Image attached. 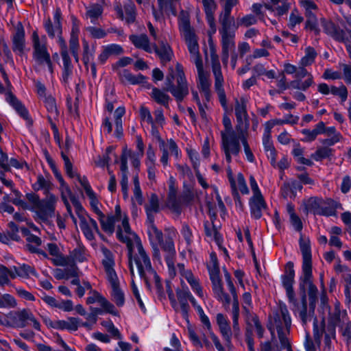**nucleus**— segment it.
<instances>
[{
  "label": "nucleus",
  "mask_w": 351,
  "mask_h": 351,
  "mask_svg": "<svg viewBox=\"0 0 351 351\" xmlns=\"http://www.w3.org/2000/svg\"><path fill=\"white\" fill-rule=\"evenodd\" d=\"M176 71L177 84L175 85L173 82L176 77L173 68L170 66L165 77V87H164V90L169 92L179 104L189 95V90L182 64L177 62L176 64Z\"/></svg>",
  "instance_id": "1"
},
{
  "label": "nucleus",
  "mask_w": 351,
  "mask_h": 351,
  "mask_svg": "<svg viewBox=\"0 0 351 351\" xmlns=\"http://www.w3.org/2000/svg\"><path fill=\"white\" fill-rule=\"evenodd\" d=\"M27 200L32 204L30 208H34V212L38 217L46 223L49 218L55 216L56 204L57 201L55 195H51L49 198L40 199L39 195L35 193H27L25 195Z\"/></svg>",
  "instance_id": "2"
},
{
  "label": "nucleus",
  "mask_w": 351,
  "mask_h": 351,
  "mask_svg": "<svg viewBox=\"0 0 351 351\" xmlns=\"http://www.w3.org/2000/svg\"><path fill=\"white\" fill-rule=\"evenodd\" d=\"M337 202L332 198H323L311 197L308 199L305 209L313 215L324 217L335 216L337 213Z\"/></svg>",
  "instance_id": "3"
},
{
  "label": "nucleus",
  "mask_w": 351,
  "mask_h": 351,
  "mask_svg": "<svg viewBox=\"0 0 351 351\" xmlns=\"http://www.w3.org/2000/svg\"><path fill=\"white\" fill-rule=\"evenodd\" d=\"M32 313L29 308L11 311L5 315L4 320L0 316V325L14 328H23L28 325Z\"/></svg>",
  "instance_id": "4"
},
{
  "label": "nucleus",
  "mask_w": 351,
  "mask_h": 351,
  "mask_svg": "<svg viewBox=\"0 0 351 351\" xmlns=\"http://www.w3.org/2000/svg\"><path fill=\"white\" fill-rule=\"evenodd\" d=\"M178 24L180 30L184 34L189 51L191 53H199L197 37L191 25L189 17L188 16L180 17Z\"/></svg>",
  "instance_id": "5"
},
{
  "label": "nucleus",
  "mask_w": 351,
  "mask_h": 351,
  "mask_svg": "<svg viewBox=\"0 0 351 351\" xmlns=\"http://www.w3.org/2000/svg\"><path fill=\"white\" fill-rule=\"evenodd\" d=\"M34 37V51L32 53L33 60L38 65H44L46 64L48 69V71L53 73V64L51 58V55L46 48L45 45H43L42 46L39 45L38 40Z\"/></svg>",
  "instance_id": "6"
},
{
  "label": "nucleus",
  "mask_w": 351,
  "mask_h": 351,
  "mask_svg": "<svg viewBox=\"0 0 351 351\" xmlns=\"http://www.w3.org/2000/svg\"><path fill=\"white\" fill-rule=\"evenodd\" d=\"M5 100L14 109L18 115L25 121L26 126L27 128L32 127L34 123L33 119L29 114V110L22 101L12 92H9L7 94Z\"/></svg>",
  "instance_id": "7"
},
{
  "label": "nucleus",
  "mask_w": 351,
  "mask_h": 351,
  "mask_svg": "<svg viewBox=\"0 0 351 351\" xmlns=\"http://www.w3.org/2000/svg\"><path fill=\"white\" fill-rule=\"evenodd\" d=\"M299 247L302 255V271H304L307 276L310 274L311 270H313L312 250L309 238L304 240L301 234L299 239Z\"/></svg>",
  "instance_id": "8"
},
{
  "label": "nucleus",
  "mask_w": 351,
  "mask_h": 351,
  "mask_svg": "<svg viewBox=\"0 0 351 351\" xmlns=\"http://www.w3.org/2000/svg\"><path fill=\"white\" fill-rule=\"evenodd\" d=\"M210 219L211 221V224H210L208 221L204 222L205 235L208 237H211L213 236L214 241L218 247L220 249H222L224 254L228 256V252L227 249L222 246V243L223 242V235L219 232L218 228L215 223V221L217 219L216 213H214L212 215H210Z\"/></svg>",
  "instance_id": "9"
},
{
  "label": "nucleus",
  "mask_w": 351,
  "mask_h": 351,
  "mask_svg": "<svg viewBox=\"0 0 351 351\" xmlns=\"http://www.w3.org/2000/svg\"><path fill=\"white\" fill-rule=\"evenodd\" d=\"M250 216L255 220L260 219L263 216V211L268 210V205L263 195L251 197L249 199Z\"/></svg>",
  "instance_id": "10"
},
{
  "label": "nucleus",
  "mask_w": 351,
  "mask_h": 351,
  "mask_svg": "<svg viewBox=\"0 0 351 351\" xmlns=\"http://www.w3.org/2000/svg\"><path fill=\"white\" fill-rule=\"evenodd\" d=\"M12 41L13 51L19 56H22L25 48V32L21 22L18 23Z\"/></svg>",
  "instance_id": "11"
},
{
  "label": "nucleus",
  "mask_w": 351,
  "mask_h": 351,
  "mask_svg": "<svg viewBox=\"0 0 351 351\" xmlns=\"http://www.w3.org/2000/svg\"><path fill=\"white\" fill-rule=\"evenodd\" d=\"M320 22L323 27V31L326 34L330 36L336 41L344 40L343 35L346 32L341 29L338 25L331 20H327L325 18H322Z\"/></svg>",
  "instance_id": "12"
},
{
  "label": "nucleus",
  "mask_w": 351,
  "mask_h": 351,
  "mask_svg": "<svg viewBox=\"0 0 351 351\" xmlns=\"http://www.w3.org/2000/svg\"><path fill=\"white\" fill-rule=\"evenodd\" d=\"M53 20L55 26H53L50 18H48L44 23V27L50 38H53L56 36L55 29L59 34H62V12L60 8H57L53 13Z\"/></svg>",
  "instance_id": "13"
},
{
  "label": "nucleus",
  "mask_w": 351,
  "mask_h": 351,
  "mask_svg": "<svg viewBox=\"0 0 351 351\" xmlns=\"http://www.w3.org/2000/svg\"><path fill=\"white\" fill-rule=\"evenodd\" d=\"M101 251L104 256V258L102 260V265L107 274L108 279H110V278H117L118 276L114 269L115 262L112 252L104 245L101 247Z\"/></svg>",
  "instance_id": "14"
},
{
  "label": "nucleus",
  "mask_w": 351,
  "mask_h": 351,
  "mask_svg": "<svg viewBox=\"0 0 351 351\" xmlns=\"http://www.w3.org/2000/svg\"><path fill=\"white\" fill-rule=\"evenodd\" d=\"M221 145L223 146L226 143L229 150L232 152V155L238 156L241 152L240 142L237 137V133L228 135V134L221 132Z\"/></svg>",
  "instance_id": "15"
},
{
  "label": "nucleus",
  "mask_w": 351,
  "mask_h": 351,
  "mask_svg": "<svg viewBox=\"0 0 351 351\" xmlns=\"http://www.w3.org/2000/svg\"><path fill=\"white\" fill-rule=\"evenodd\" d=\"M108 280L111 285V296L113 301L115 302L117 306L122 307L125 304V294L120 287V283L118 277H117V278H110V279H108Z\"/></svg>",
  "instance_id": "16"
},
{
  "label": "nucleus",
  "mask_w": 351,
  "mask_h": 351,
  "mask_svg": "<svg viewBox=\"0 0 351 351\" xmlns=\"http://www.w3.org/2000/svg\"><path fill=\"white\" fill-rule=\"evenodd\" d=\"M155 53L158 56L162 62L171 61L173 56V51L169 44L165 40L159 42V47L156 44L154 46Z\"/></svg>",
  "instance_id": "17"
},
{
  "label": "nucleus",
  "mask_w": 351,
  "mask_h": 351,
  "mask_svg": "<svg viewBox=\"0 0 351 351\" xmlns=\"http://www.w3.org/2000/svg\"><path fill=\"white\" fill-rule=\"evenodd\" d=\"M68 322L65 320L55 321L54 329L69 332H75L78 330L80 319L79 317H69Z\"/></svg>",
  "instance_id": "18"
},
{
  "label": "nucleus",
  "mask_w": 351,
  "mask_h": 351,
  "mask_svg": "<svg viewBox=\"0 0 351 351\" xmlns=\"http://www.w3.org/2000/svg\"><path fill=\"white\" fill-rule=\"evenodd\" d=\"M165 207L169 208L178 215H180L182 213L181 202L177 197V189H173L172 186H171V189H169Z\"/></svg>",
  "instance_id": "19"
},
{
  "label": "nucleus",
  "mask_w": 351,
  "mask_h": 351,
  "mask_svg": "<svg viewBox=\"0 0 351 351\" xmlns=\"http://www.w3.org/2000/svg\"><path fill=\"white\" fill-rule=\"evenodd\" d=\"M221 36V60L223 63H227L229 58V47L234 45L233 38L235 36L234 30L232 33L220 34Z\"/></svg>",
  "instance_id": "20"
},
{
  "label": "nucleus",
  "mask_w": 351,
  "mask_h": 351,
  "mask_svg": "<svg viewBox=\"0 0 351 351\" xmlns=\"http://www.w3.org/2000/svg\"><path fill=\"white\" fill-rule=\"evenodd\" d=\"M130 40L137 49H142L146 52H151L149 40L148 36L142 34L141 35L132 34L129 36Z\"/></svg>",
  "instance_id": "21"
},
{
  "label": "nucleus",
  "mask_w": 351,
  "mask_h": 351,
  "mask_svg": "<svg viewBox=\"0 0 351 351\" xmlns=\"http://www.w3.org/2000/svg\"><path fill=\"white\" fill-rule=\"evenodd\" d=\"M165 92L164 88L160 90L158 88L153 87L150 96L157 104L163 106L166 108H169V102L171 99Z\"/></svg>",
  "instance_id": "22"
},
{
  "label": "nucleus",
  "mask_w": 351,
  "mask_h": 351,
  "mask_svg": "<svg viewBox=\"0 0 351 351\" xmlns=\"http://www.w3.org/2000/svg\"><path fill=\"white\" fill-rule=\"evenodd\" d=\"M303 285L304 287H308V296L317 295V287L313 282V270H311L310 274L307 276H306L304 271H302V275L299 279V285Z\"/></svg>",
  "instance_id": "23"
},
{
  "label": "nucleus",
  "mask_w": 351,
  "mask_h": 351,
  "mask_svg": "<svg viewBox=\"0 0 351 351\" xmlns=\"http://www.w3.org/2000/svg\"><path fill=\"white\" fill-rule=\"evenodd\" d=\"M63 62L62 77L64 82H67L69 76L72 74L73 66L69 52L60 51Z\"/></svg>",
  "instance_id": "24"
},
{
  "label": "nucleus",
  "mask_w": 351,
  "mask_h": 351,
  "mask_svg": "<svg viewBox=\"0 0 351 351\" xmlns=\"http://www.w3.org/2000/svg\"><path fill=\"white\" fill-rule=\"evenodd\" d=\"M82 62L86 70H88L89 64L93 60L95 57V48H90L88 42L83 39L82 40Z\"/></svg>",
  "instance_id": "25"
},
{
  "label": "nucleus",
  "mask_w": 351,
  "mask_h": 351,
  "mask_svg": "<svg viewBox=\"0 0 351 351\" xmlns=\"http://www.w3.org/2000/svg\"><path fill=\"white\" fill-rule=\"evenodd\" d=\"M13 269L19 277L28 278L31 276L34 277L38 276V274L35 268L26 263L22 264L19 267L14 266Z\"/></svg>",
  "instance_id": "26"
},
{
  "label": "nucleus",
  "mask_w": 351,
  "mask_h": 351,
  "mask_svg": "<svg viewBox=\"0 0 351 351\" xmlns=\"http://www.w3.org/2000/svg\"><path fill=\"white\" fill-rule=\"evenodd\" d=\"M221 28L219 29L220 34L232 33V31L239 27V23L235 24L234 18L233 16H223L221 20Z\"/></svg>",
  "instance_id": "27"
},
{
  "label": "nucleus",
  "mask_w": 351,
  "mask_h": 351,
  "mask_svg": "<svg viewBox=\"0 0 351 351\" xmlns=\"http://www.w3.org/2000/svg\"><path fill=\"white\" fill-rule=\"evenodd\" d=\"M335 149L328 147H322L317 149V150L311 154V157L315 161H322L324 159L328 158L329 160L334 156Z\"/></svg>",
  "instance_id": "28"
},
{
  "label": "nucleus",
  "mask_w": 351,
  "mask_h": 351,
  "mask_svg": "<svg viewBox=\"0 0 351 351\" xmlns=\"http://www.w3.org/2000/svg\"><path fill=\"white\" fill-rule=\"evenodd\" d=\"M196 66L199 76V88L202 92L210 90V84L204 73L203 64L200 60H197Z\"/></svg>",
  "instance_id": "29"
},
{
  "label": "nucleus",
  "mask_w": 351,
  "mask_h": 351,
  "mask_svg": "<svg viewBox=\"0 0 351 351\" xmlns=\"http://www.w3.org/2000/svg\"><path fill=\"white\" fill-rule=\"evenodd\" d=\"M123 77L132 85L143 84L147 77L142 73L135 75L128 69H123Z\"/></svg>",
  "instance_id": "30"
},
{
  "label": "nucleus",
  "mask_w": 351,
  "mask_h": 351,
  "mask_svg": "<svg viewBox=\"0 0 351 351\" xmlns=\"http://www.w3.org/2000/svg\"><path fill=\"white\" fill-rule=\"evenodd\" d=\"M324 330H325V317H324V316L322 317V319L321 321V328H319L317 317L316 316H315L314 319H313V337H314L315 341L317 345H319L321 343V338L322 337Z\"/></svg>",
  "instance_id": "31"
},
{
  "label": "nucleus",
  "mask_w": 351,
  "mask_h": 351,
  "mask_svg": "<svg viewBox=\"0 0 351 351\" xmlns=\"http://www.w3.org/2000/svg\"><path fill=\"white\" fill-rule=\"evenodd\" d=\"M317 56L316 50L311 46L306 47L305 55L303 56L300 62V65L307 66L314 63L315 58Z\"/></svg>",
  "instance_id": "32"
},
{
  "label": "nucleus",
  "mask_w": 351,
  "mask_h": 351,
  "mask_svg": "<svg viewBox=\"0 0 351 351\" xmlns=\"http://www.w3.org/2000/svg\"><path fill=\"white\" fill-rule=\"evenodd\" d=\"M163 208V206H160V202L158 195L154 193H152L149 198V205L146 204L145 206V210L158 213Z\"/></svg>",
  "instance_id": "33"
},
{
  "label": "nucleus",
  "mask_w": 351,
  "mask_h": 351,
  "mask_svg": "<svg viewBox=\"0 0 351 351\" xmlns=\"http://www.w3.org/2000/svg\"><path fill=\"white\" fill-rule=\"evenodd\" d=\"M79 97H76L73 103V106L72 104V98L70 96H68L66 99V105L68 109V111L70 113H73V117L74 119H79L80 117V110H79Z\"/></svg>",
  "instance_id": "34"
},
{
  "label": "nucleus",
  "mask_w": 351,
  "mask_h": 351,
  "mask_svg": "<svg viewBox=\"0 0 351 351\" xmlns=\"http://www.w3.org/2000/svg\"><path fill=\"white\" fill-rule=\"evenodd\" d=\"M104 218H99L102 230L108 234H112L114 231L115 217L110 215L107 217L106 221Z\"/></svg>",
  "instance_id": "35"
},
{
  "label": "nucleus",
  "mask_w": 351,
  "mask_h": 351,
  "mask_svg": "<svg viewBox=\"0 0 351 351\" xmlns=\"http://www.w3.org/2000/svg\"><path fill=\"white\" fill-rule=\"evenodd\" d=\"M176 295L179 302H188L189 300L191 304L195 303V298L190 292L189 288L186 287V289H176Z\"/></svg>",
  "instance_id": "36"
},
{
  "label": "nucleus",
  "mask_w": 351,
  "mask_h": 351,
  "mask_svg": "<svg viewBox=\"0 0 351 351\" xmlns=\"http://www.w3.org/2000/svg\"><path fill=\"white\" fill-rule=\"evenodd\" d=\"M101 325L107 329L108 332L112 335V337L119 339H122V335L120 331L117 327H115L114 323L110 319L102 321L101 322Z\"/></svg>",
  "instance_id": "37"
},
{
  "label": "nucleus",
  "mask_w": 351,
  "mask_h": 351,
  "mask_svg": "<svg viewBox=\"0 0 351 351\" xmlns=\"http://www.w3.org/2000/svg\"><path fill=\"white\" fill-rule=\"evenodd\" d=\"M237 124L235 125L236 133H241V132H247L250 127L249 117H241L237 115L236 117Z\"/></svg>",
  "instance_id": "38"
},
{
  "label": "nucleus",
  "mask_w": 351,
  "mask_h": 351,
  "mask_svg": "<svg viewBox=\"0 0 351 351\" xmlns=\"http://www.w3.org/2000/svg\"><path fill=\"white\" fill-rule=\"evenodd\" d=\"M156 294L160 300H165L166 295L162 284L161 278L155 270H153Z\"/></svg>",
  "instance_id": "39"
},
{
  "label": "nucleus",
  "mask_w": 351,
  "mask_h": 351,
  "mask_svg": "<svg viewBox=\"0 0 351 351\" xmlns=\"http://www.w3.org/2000/svg\"><path fill=\"white\" fill-rule=\"evenodd\" d=\"M103 11V8L100 5L96 3L87 10L86 14L90 17V22L95 24V20L101 16Z\"/></svg>",
  "instance_id": "40"
},
{
  "label": "nucleus",
  "mask_w": 351,
  "mask_h": 351,
  "mask_svg": "<svg viewBox=\"0 0 351 351\" xmlns=\"http://www.w3.org/2000/svg\"><path fill=\"white\" fill-rule=\"evenodd\" d=\"M44 104L48 112L55 114L56 117L59 116V111L57 108L56 101L53 97L48 96L45 97Z\"/></svg>",
  "instance_id": "41"
},
{
  "label": "nucleus",
  "mask_w": 351,
  "mask_h": 351,
  "mask_svg": "<svg viewBox=\"0 0 351 351\" xmlns=\"http://www.w3.org/2000/svg\"><path fill=\"white\" fill-rule=\"evenodd\" d=\"M85 247L83 245H79L77 247L70 251L71 254L73 256L75 262L83 263L86 261L84 255Z\"/></svg>",
  "instance_id": "42"
},
{
  "label": "nucleus",
  "mask_w": 351,
  "mask_h": 351,
  "mask_svg": "<svg viewBox=\"0 0 351 351\" xmlns=\"http://www.w3.org/2000/svg\"><path fill=\"white\" fill-rule=\"evenodd\" d=\"M212 71L215 78H217V81H219V79L222 78V72L221 69L220 62L218 59V56L216 54H212Z\"/></svg>",
  "instance_id": "43"
},
{
  "label": "nucleus",
  "mask_w": 351,
  "mask_h": 351,
  "mask_svg": "<svg viewBox=\"0 0 351 351\" xmlns=\"http://www.w3.org/2000/svg\"><path fill=\"white\" fill-rule=\"evenodd\" d=\"M90 199V205L92 210L98 215V218H104V214L100 210L98 207V204L99 202L97 199L95 193H92L91 195H87Z\"/></svg>",
  "instance_id": "44"
},
{
  "label": "nucleus",
  "mask_w": 351,
  "mask_h": 351,
  "mask_svg": "<svg viewBox=\"0 0 351 351\" xmlns=\"http://www.w3.org/2000/svg\"><path fill=\"white\" fill-rule=\"evenodd\" d=\"M80 227L86 239L92 241L95 239L93 230L85 218L81 219Z\"/></svg>",
  "instance_id": "45"
},
{
  "label": "nucleus",
  "mask_w": 351,
  "mask_h": 351,
  "mask_svg": "<svg viewBox=\"0 0 351 351\" xmlns=\"http://www.w3.org/2000/svg\"><path fill=\"white\" fill-rule=\"evenodd\" d=\"M128 152V147L125 145L123 147L122 149V154L121 155V166L120 169L121 171V176H123L124 175L128 176V154L127 153Z\"/></svg>",
  "instance_id": "46"
},
{
  "label": "nucleus",
  "mask_w": 351,
  "mask_h": 351,
  "mask_svg": "<svg viewBox=\"0 0 351 351\" xmlns=\"http://www.w3.org/2000/svg\"><path fill=\"white\" fill-rule=\"evenodd\" d=\"M86 31L90 34L91 37L95 39H101L106 36V32L101 28L94 26H88L86 27Z\"/></svg>",
  "instance_id": "47"
},
{
  "label": "nucleus",
  "mask_w": 351,
  "mask_h": 351,
  "mask_svg": "<svg viewBox=\"0 0 351 351\" xmlns=\"http://www.w3.org/2000/svg\"><path fill=\"white\" fill-rule=\"evenodd\" d=\"M134 262L136 265L138 275H139L140 278H144L145 283L147 288L148 289H151V287H152L151 284L146 277V274H145V271L143 265L139 257L137 255H135V256H134Z\"/></svg>",
  "instance_id": "48"
},
{
  "label": "nucleus",
  "mask_w": 351,
  "mask_h": 351,
  "mask_svg": "<svg viewBox=\"0 0 351 351\" xmlns=\"http://www.w3.org/2000/svg\"><path fill=\"white\" fill-rule=\"evenodd\" d=\"M244 234H245V237L246 241L247 243V245L252 251V255L253 261L255 263V267H256V269H258L259 264L257 261V258H256L255 251H254V244H253V242H252V240L251 238V233H250V231L248 228H246L244 230Z\"/></svg>",
  "instance_id": "49"
},
{
  "label": "nucleus",
  "mask_w": 351,
  "mask_h": 351,
  "mask_svg": "<svg viewBox=\"0 0 351 351\" xmlns=\"http://www.w3.org/2000/svg\"><path fill=\"white\" fill-rule=\"evenodd\" d=\"M131 288H132V293L134 294V296L135 297V298H136V300L137 301V303L138 304L139 308H141V311L144 314H146L147 313V308H146L145 305V304L143 303V300L141 299V297L138 289L137 286L136 285V284H135L134 280H132V282H131Z\"/></svg>",
  "instance_id": "50"
},
{
  "label": "nucleus",
  "mask_w": 351,
  "mask_h": 351,
  "mask_svg": "<svg viewBox=\"0 0 351 351\" xmlns=\"http://www.w3.org/2000/svg\"><path fill=\"white\" fill-rule=\"evenodd\" d=\"M67 194L69 196V198H70L73 206L75 208V212H76L77 215L78 216V217L80 218V220L81 221V219L84 218V217H83L81 215V213L83 212H85V209L82 206L81 202L79 201L77 197H76L73 194L72 192H71V193H67Z\"/></svg>",
  "instance_id": "51"
},
{
  "label": "nucleus",
  "mask_w": 351,
  "mask_h": 351,
  "mask_svg": "<svg viewBox=\"0 0 351 351\" xmlns=\"http://www.w3.org/2000/svg\"><path fill=\"white\" fill-rule=\"evenodd\" d=\"M304 29L313 32L315 36H319L321 32L317 19L306 20Z\"/></svg>",
  "instance_id": "52"
},
{
  "label": "nucleus",
  "mask_w": 351,
  "mask_h": 351,
  "mask_svg": "<svg viewBox=\"0 0 351 351\" xmlns=\"http://www.w3.org/2000/svg\"><path fill=\"white\" fill-rule=\"evenodd\" d=\"M152 234H154L156 241L159 243L163 242V234L162 230H159L156 225L147 228V234L149 239L152 237Z\"/></svg>",
  "instance_id": "53"
},
{
  "label": "nucleus",
  "mask_w": 351,
  "mask_h": 351,
  "mask_svg": "<svg viewBox=\"0 0 351 351\" xmlns=\"http://www.w3.org/2000/svg\"><path fill=\"white\" fill-rule=\"evenodd\" d=\"M4 308H15L17 306L16 300L10 293H4L1 295Z\"/></svg>",
  "instance_id": "54"
},
{
  "label": "nucleus",
  "mask_w": 351,
  "mask_h": 351,
  "mask_svg": "<svg viewBox=\"0 0 351 351\" xmlns=\"http://www.w3.org/2000/svg\"><path fill=\"white\" fill-rule=\"evenodd\" d=\"M286 290L287 296L288 298L289 303L293 305L292 310L294 311L296 308H298L299 304L297 299L295 298V294L293 289V287L285 288Z\"/></svg>",
  "instance_id": "55"
},
{
  "label": "nucleus",
  "mask_w": 351,
  "mask_h": 351,
  "mask_svg": "<svg viewBox=\"0 0 351 351\" xmlns=\"http://www.w3.org/2000/svg\"><path fill=\"white\" fill-rule=\"evenodd\" d=\"M180 232L187 245H190L193 241V233L190 226L186 223H183Z\"/></svg>",
  "instance_id": "56"
},
{
  "label": "nucleus",
  "mask_w": 351,
  "mask_h": 351,
  "mask_svg": "<svg viewBox=\"0 0 351 351\" xmlns=\"http://www.w3.org/2000/svg\"><path fill=\"white\" fill-rule=\"evenodd\" d=\"M10 231L8 232V234L10 236V238L11 240L19 242L21 241V237L18 234L19 232V226L14 221H10L8 224Z\"/></svg>",
  "instance_id": "57"
},
{
  "label": "nucleus",
  "mask_w": 351,
  "mask_h": 351,
  "mask_svg": "<svg viewBox=\"0 0 351 351\" xmlns=\"http://www.w3.org/2000/svg\"><path fill=\"white\" fill-rule=\"evenodd\" d=\"M77 180L79 182V183L80 184V185L84 189L86 195H91L92 193H95V191L93 190L86 176H84L83 177H81V176L80 174H77Z\"/></svg>",
  "instance_id": "58"
},
{
  "label": "nucleus",
  "mask_w": 351,
  "mask_h": 351,
  "mask_svg": "<svg viewBox=\"0 0 351 351\" xmlns=\"http://www.w3.org/2000/svg\"><path fill=\"white\" fill-rule=\"evenodd\" d=\"M52 172H53L55 178L59 182L60 187L64 189L66 193H71V190L69 186L64 181V180L62 176V173L59 171V169L58 168H56V169L52 170Z\"/></svg>",
  "instance_id": "59"
},
{
  "label": "nucleus",
  "mask_w": 351,
  "mask_h": 351,
  "mask_svg": "<svg viewBox=\"0 0 351 351\" xmlns=\"http://www.w3.org/2000/svg\"><path fill=\"white\" fill-rule=\"evenodd\" d=\"M237 182L239 189L243 195H247L250 193V190L242 173H239L237 174Z\"/></svg>",
  "instance_id": "60"
},
{
  "label": "nucleus",
  "mask_w": 351,
  "mask_h": 351,
  "mask_svg": "<svg viewBox=\"0 0 351 351\" xmlns=\"http://www.w3.org/2000/svg\"><path fill=\"white\" fill-rule=\"evenodd\" d=\"M328 324L337 325L339 328H342L343 324L341 323V313L337 312L331 313L330 311H328Z\"/></svg>",
  "instance_id": "61"
},
{
  "label": "nucleus",
  "mask_w": 351,
  "mask_h": 351,
  "mask_svg": "<svg viewBox=\"0 0 351 351\" xmlns=\"http://www.w3.org/2000/svg\"><path fill=\"white\" fill-rule=\"evenodd\" d=\"M202 3L206 16L214 15L216 8L215 0H202Z\"/></svg>",
  "instance_id": "62"
},
{
  "label": "nucleus",
  "mask_w": 351,
  "mask_h": 351,
  "mask_svg": "<svg viewBox=\"0 0 351 351\" xmlns=\"http://www.w3.org/2000/svg\"><path fill=\"white\" fill-rule=\"evenodd\" d=\"M252 321L254 323L258 338L262 339L264 335L265 329L260 322L258 316L256 314L252 315Z\"/></svg>",
  "instance_id": "63"
},
{
  "label": "nucleus",
  "mask_w": 351,
  "mask_h": 351,
  "mask_svg": "<svg viewBox=\"0 0 351 351\" xmlns=\"http://www.w3.org/2000/svg\"><path fill=\"white\" fill-rule=\"evenodd\" d=\"M90 313L86 317V319L89 322H91L92 324H96L97 322V316L98 315H103L104 311L97 307L90 306Z\"/></svg>",
  "instance_id": "64"
}]
</instances>
